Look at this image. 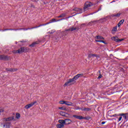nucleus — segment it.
<instances>
[{"mask_svg": "<svg viewBox=\"0 0 128 128\" xmlns=\"http://www.w3.org/2000/svg\"><path fill=\"white\" fill-rule=\"evenodd\" d=\"M56 126L58 128H62L64 127V126L62 124H57L56 125Z\"/></svg>", "mask_w": 128, "mask_h": 128, "instance_id": "13", "label": "nucleus"}, {"mask_svg": "<svg viewBox=\"0 0 128 128\" xmlns=\"http://www.w3.org/2000/svg\"><path fill=\"white\" fill-rule=\"evenodd\" d=\"M4 108H0V114H1L2 112H4Z\"/></svg>", "mask_w": 128, "mask_h": 128, "instance_id": "29", "label": "nucleus"}, {"mask_svg": "<svg viewBox=\"0 0 128 128\" xmlns=\"http://www.w3.org/2000/svg\"><path fill=\"white\" fill-rule=\"evenodd\" d=\"M116 32H118V26H115L114 27H113L112 32V34H116Z\"/></svg>", "mask_w": 128, "mask_h": 128, "instance_id": "9", "label": "nucleus"}, {"mask_svg": "<svg viewBox=\"0 0 128 128\" xmlns=\"http://www.w3.org/2000/svg\"><path fill=\"white\" fill-rule=\"evenodd\" d=\"M96 42H103V44H106V42H104V41L102 40H96Z\"/></svg>", "mask_w": 128, "mask_h": 128, "instance_id": "21", "label": "nucleus"}, {"mask_svg": "<svg viewBox=\"0 0 128 128\" xmlns=\"http://www.w3.org/2000/svg\"><path fill=\"white\" fill-rule=\"evenodd\" d=\"M53 32H54V30H52L50 32H49V34H53Z\"/></svg>", "mask_w": 128, "mask_h": 128, "instance_id": "35", "label": "nucleus"}, {"mask_svg": "<svg viewBox=\"0 0 128 128\" xmlns=\"http://www.w3.org/2000/svg\"><path fill=\"white\" fill-rule=\"evenodd\" d=\"M81 110L88 111V110H90V108H82Z\"/></svg>", "mask_w": 128, "mask_h": 128, "instance_id": "26", "label": "nucleus"}, {"mask_svg": "<svg viewBox=\"0 0 128 128\" xmlns=\"http://www.w3.org/2000/svg\"><path fill=\"white\" fill-rule=\"evenodd\" d=\"M64 16H66V14H63L58 16V18H64Z\"/></svg>", "mask_w": 128, "mask_h": 128, "instance_id": "23", "label": "nucleus"}, {"mask_svg": "<svg viewBox=\"0 0 128 128\" xmlns=\"http://www.w3.org/2000/svg\"><path fill=\"white\" fill-rule=\"evenodd\" d=\"M60 114L62 116H66V114L62 112H60Z\"/></svg>", "mask_w": 128, "mask_h": 128, "instance_id": "24", "label": "nucleus"}, {"mask_svg": "<svg viewBox=\"0 0 128 128\" xmlns=\"http://www.w3.org/2000/svg\"><path fill=\"white\" fill-rule=\"evenodd\" d=\"M120 16V14H118L114 15V16Z\"/></svg>", "mask_w": 128, "mask_h": 128, "instance_id": "32", "label": "nucleus"}, {"mask_svg": "<svg viewBox=\"0 0 128 128\" xmlns=\"http://www.w3.org/2000/svg\"><path fill=\"white\" fill-rule=\"evenodd\" d=\"M59 104H66V101H64V100L60 101Z\"/></svg>", "mask_w": 128, "mask_h": 128, "instance_id": "22", "label": "nucleus"}, {"mask_svg": "<svg viewBox=\"0 0 128 128\" xmlns=\"http://www.w3.org/2000/svg\"><path fill=\"white\" fill-rule=\"evenodd\" d=\"M7 72H16L18 70L17 69H12V68H8L6 69Z\"/></svg>", "mask_w": 128, "mask_h": 128, "instance_id": "17", "label": "nucleus"}, {"mask_svg": "<svg viewBox=\"0 0 128 128\" xmlns=\"http://www.w3.org/2000/svg\"><path fill=\"white\" fill-rule=\"evenodd\" d=\"M112 40H114L116 42H122V40H124V39H120L118 36H113L112 38Z\"/></svg>", "mask_w": 128, "mask_h": 128, "instance_id": "6", "label": "nucleus"}, {"mask_svg": "<svg viewBox=\"0 0 128 128\" xmlns=\"http://www.w3.org/2000/svg\"><path fill=\"white\" fill-rule=\"evenodd\" d=\"M38 104V102L36 101L32 102L30 104L26 105L25 106V108L28 110V109L30 108H32V106H34V104Z\"/></svg>", "mask_w": 128, "mask_h": 128, "instance_id": "5", "label": "nucleus"}, {"mask_svg": "<svg viewBox=\"0 0 128 128\" xmlns=\"http://www.w3.org/2000/svg\"><path fill=\"white\" fill-rule=\"evenodd\" d=\"M58 122H60V124H64V126L66 124L65 120H58Z\"/></svg>", "mask_w": 128, "mask_h": 128, "instance_id": "12", "label": "nucleus"}, {"mask_svg": "<svg viewBox=\"0 0 128 128\" xmlns=\"http://www.w3.org/2000/svg\"><path fill=\"white\" fill-rule=\"evenodd\" d=\"M120 116H123V118L126 120V116L124 114H122Z\"/></svg>", "mask_w": 128, "mask_h": 128, "instance_id": "27", "label": "nucleus"}, {"mask_svg": "<svg viewBox=\"0 0 128 128\" xmlns=\"http://www.w3.org/2000/svg\"><path fill=\"white\" fill-rule=\"evenodd\" d=\"M74 10H76V12H78V14H82V9L78 8H76Z\"/></svg>", "mask_w": 128, "mask_h": 128, "instance_id": "16", "label": "nucleus"}, {"mask_svg": "<svg viewBox=\"0 0 128 128\" xmlns=\"http://www.w3.org/2000/svg\"><path fill=\"white\" fill-rule=\"evenodd\" d=\"M95 38V40H104V38L100 36H96Z\"/></svg>", "mask_w": 128, "mask_h": 128, "instance_id": "14", "label": "nucleus"}, {"mask_svg": "<svg viewBox=\"0 0 128 128\" xmlns=\"http://www.w3.org/2000/svg\"><path fill=\"white\" fill-rule=\"evenodd\" d=\"M98 55H96V54H88V58H98Z\"/></svg>", "mask_w": 128, "mask_h": 128, "instance_id": "8", "label": "nucleus"}, {"mask_svg": "<svg viewBox=\"0 0 128 128\" xmlns=\"http://www.w3.org/2000/svg\"><path fill=\"white\" fill-rule=\"evenodd\" d=\"M40 26H36V27H35V28H27V29H23L24 30H32V28H40Z\"/></svg>", "mask_w": 128, "mask_h": 128, "instance_id": "20", "label": "nucleus"}, {"mask_svg": "<svg viewBox=\"0 0 128 128\" xmlns=\"http://www.w3.org/2000/svg\"><path fill=\"white\" fill-rule=\"evenodd\" d=\"M4 58V56L0 55V60H2Z\"/></svg>", "mask_w": 128, "mask_h": 128, "instance_id": "31", "label": "nucleus"}, {"mask_svg": "<svg viewBox=\"0 0 128 128\" xmlns=\"http://www.w3.org/2000/svg\"><path fill=\"white\" fill-rule=\"evenodd\" d=\"M20 118V114L18 113H16V118H17L18 120V118Z\"/></svg>", "mask_w": 128, "mask_h": 128, "instance_id": "19", "label": "nucleus"}, {"mask_svg": "<svg viewBox=\"0 0 128 128\" xmlns=\"http://www.w3.org/2000/svg\"><path fill=\"white\" fill-rule=\"evenodd\" d=\"M18 30V29L17 30Z\"/></svg>", "mask_w": 128, "mask_h": 128, "instance_id": "39", "label": "nucleus"}, {"mask_svg": "<svg viewBox=\"0 0 128 128\" xmlns=\"http://www.w3.org/2000/svg\"><path fill=\"white\" fill-rule=\"evenodd\" d=\"M92 6V4L90 2H86L84 4V8L83 10L84 12H86V10H90V8Z\"/></svg>", "mask_w": 128, "mask_h": 128, "instance_id": "4", "label": "nucleus"}, {"mask_svg": "<svg viewBox=\"0 0 128 128\" xmlns=\"http://www.w3.org/2000/svg\"><path fill=\"white\" fill-rule=\"evenodd\" d=\"M76 30V28H69L68 30H70L71 32H72V30Z\"/></svg>", "mask_w": 128, "mask_h": 128, "instance_id": "25", "label": "nucleus"}, {"mask_svg": "<svg viewBox=\"0 0 128 128\" xmlns=\"http://www.w3.org/2000/svg\"><path fill=\"white\" fill-rule=\"evenodd\" d=\"M124 20H120V22L118 24V28H120V26H122V24H124Z\"/></svg>", "mask_w": 128, "mask_h": 128, "instance_id": "11", "label": "nucleus"}, {"mask_svg": "<svg viewBox=\"0 0 128 128\" xmlns=\"http://www.w3.org/2000/svg\"><path fill=\"white\" fill-rule=\"evenodd\" d=\"M9 30H14V29H10Z\"/></svg>", "mask_w": 128, "mask_h": 128, "instance_id": "38", "label": "nucleus"}, {"mask_svg": "<svg viewBox=\"0 0 128 128\" xmlns=\"http://www.w3.org/2000/svg\"><path fill=\"white\" fill-rule=\"evenodd\" d=\"M36 44V43H33L32 44L30 45V46H34V44Z\"/></svg>", "mask_w": 128, "mask_h": 128, "instance_id": "34", "label": "nucleus"}, {"mask_svg": "<svg viewBox=\"0 0 128 128\" xmlns=\"http://www.w3.org/2000/svg\"><path fill=\"white\" fill-rule=\"evenodd\" d=\"M10 120H16L14 119V117H10L8 118H4L3 119V122H4V128H10V124L9 122H10Z\"/></svg>", "mask_w": 128, "mask_h": 128, "instance_id": "1", "label": "nucleus"}, {"mask_svg": "<svg viewBox=\"0 0 128 128\" xmlns=\"http://www.w3.org/2000/svg\"><path fill=\"white\" fill-rule=\"evenodd\" d=\"M10 30V29H5V30H2V32H6V30Z\"/></svg>", "mask_w": 128, "mask_h": 128, "instance_id": "36", "label": "nucleus"}, {"mask_svg": "<svg viewBox=\"0 0 128 128\" xmlns=\"http://www.w3.org/2000/svg\"><path fill=\"white\" fill-rule=\"evenodd\" d=\"M122 120V116H120L119 118L118 122H120V120Z\"/></svg>", "mask_w": 128, "mask_h": 128, "instance_id": "30", "label": "nucleus"}, {"mask_svg": "<svg viewBox=\"0 0 128 128\" xmlns=\"http://www.w3.org/2000/svg\"><path fill=\"white\" fill-rule=\"evenodd\" d=\"M106 124L105 122H102V124Z\"/></svg>", "mask_w": 128, "mask_h": 128, "instance_id": "37", "label": "nucleus"}, {"mask_svg": "<svg viewBox=\"0 0 128 128\" xmlns=\"http://www.w3.org/2000/svg\"><path fill=\"white\" fill-rule=\"evenodd\" d=\"M19 30H22V29H19Z\"/></svg>", "mask_w": 128, "mask_h": 128, "instance_id": "40", "label": "nucleus"}, {"mask_svg": "<svg viewBox=\"0 0 128 128\" xmlns=\"http://www.w3.org/2000/svg\"><path fill=\"white\" fill-rule=\"evenodd\" d=\"M72 123V120L70 119H66L65 120V124L68 125Z\"/></svg>", "mask_w": 128, "mask_h": 128, "instance_id": "10", "label": "nucleus"}, {"mask_svg": "<svg viewBox=\"0 0 128 128\" xmlns=\"http://www.w3.org/2000/svg\"><path fill=\"white\" fill-rule=\"evenodd\" d=\"M65 104H66V106H72V103L70 102L65 101Z\"/></svg>", "mask_w": 128, "mask_h": 128, "instance_id": "15", "label": "nucleus"}, {"mask_svg": "<svg viewBox=\"0 0 128 128\" xmlns=\"http://www.w3.org/2000/svg\"><path fill=\"white\" fill-rule=\"evenodd\" d=\"M56 22V19L53 18L50 20V22L47 23L46 24H52V22Z\"/></svg>", "mask_w": 128, "mask_h": 128, "instance_id": "18", "label": "nucleus"}, {"mask_svg": "<svg viewBox=\"0 0 128 128\" xmlns=\"http://www.w3.org/2000/svg\"><path fill=\"white\" fill-rule=\"evenodd\" d=\"M28 52V48H21L18 50H14V54H22V52Z\"/></svg>", "mask_w": 128, "mask_h": 128, "instance_id": "3", "label": "nucleus"}, {"mask_svg": "<svg viewBox=\"0 0 128 128\" xmlns=\"http://www.w3.org/2000/svg\"><path fill=\"white\" fill-rule=\"evenodd\" d=\"M59 110H66V108H64L62 107H60Z\"/></svg>", "mask_w": 128, "mask_h": 128, "instance_id": "28", "label": "nucleus"}, {"mask_svg": "<svg viewBox=\"0 0 128 128\" xmlns=\"http://www.w3.org/2000/svg\"><path fill=\"white\" fill-rule=\"evenodd\" d=\"M102 78V75L100 74V75L98 76V79Z\"/></svg>", "mask_w": 128, "mask_h": 128, "instance_id": "33", "label": "nucleus"}, {"mask_svg": "<svg viewBox=\"0 0 128 128\" xmlns=\"http://www.w3.org/2000/svg\"><path fill=\"white\" fill-rule=\"evenodd\" d=\"M73 118H77V120H84V118L80 116L74 115Z\"/></svg>", "mask_w": 128, "mask_h": 128, "instance_id": "7", "label": "nucleus"}, {"mask_svg": "<svg viewBox=\"0 0 128 128\" xmlns=\"http://www.w3.org/2000/svg\"><path fill=\"white\" fill-rule=\"evenodd\" d=\"M82 76H84V74H78L77 75L75 76L74 78L70 79L68 81H67L64 84V86H68L70 85V84H72V82H76L78 78H82Z\"/></svg>", "mask_w": 128, "mask_h": 128, "instance_id": "2", "label": "nucleus"}]
</instances>
